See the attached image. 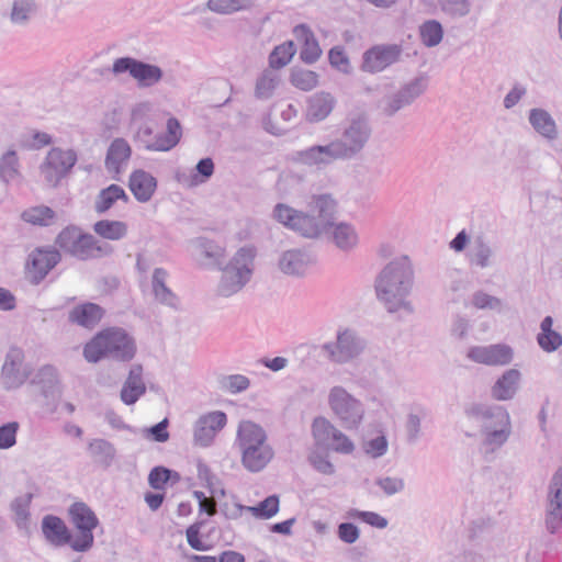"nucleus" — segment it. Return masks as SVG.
I'll return each mask as SVG.
<instances>
[{
  "mask_svg": "<svg viewBox=\"0 0 562 562\" xmlns=\"http://www.w3.org/2000/svg\"><path fill=\"white\" fill-rule=\"evenodd\" d=\"M137 351L135 339L126 330L110 327L94 335L83 347V357L90 363L103 359L130 362Z\"/></svg>",
  "mask_w": 562,
  "mask_h": 562,
  "instance_id": "f257e3e1",
  "label": "nucleus"
},
{
  "mask_svg": "<svg viewBox=\"0 0 562 562\" xmlns=\"http://www.w3.org/2000/svg\"><path fill=\"white\" fill-rule=\"evenodd\" d=\"M463 412L468 418L483 422L481 434L485 447L494 451L507 442L512 434V422L506 407L474 402L465 405Z\"/></svg>",
  "mask_w": 562,
  "mask_h": 562,
  "instance_id": "f03ea898",
  "label": "nucleus"
},
{
  "mask_svg": "<svg viewBox=\"0 0 562 562\" xmlns=\"http://www.w3.org/2000/svg\"><path fill=\"white\" fill-rule=\"evenodd\" d=\"M237 442L241 451L243 465L250 472L261 471L273 457V450L267 443L265 429L254 422L244 420L239 424Z\"/></svg>",
  "mask_w": 562,
  "mask_h": 562,
  "instance_id": "7ed1b4c3",
  "label": "nucleus"
},
{
  "mask_svg": "<svg viewBox=\"0 0 562 562\" xmlns=\"http://www.w3.org/2000/svg\"><path fill=\"white\" fill-rule=\"evenodd\" d=\"M414 284V268L407 255L389 261V314L402 311L406 315L414 313L407 300Z\"/></svg>",
  "mask_w": 562,
  "mask_h": 562,
  "instance_id": "20e7f679",
  "label": "nucleus"
},
{
  "mask_svg": "<svg viewBox=\"0 0 562 562\" xmlns=\"http://www.w3.org/2000/svg\"><path fill=\"white\" fill-rule=\"evenodd\" d=\"M257 248L252 245L240 247L229 262L222 268L223 274L217 292L223 297H229L239 292L251 279L255 270Z\"/></svg>",
  "mask_w": 562,
  "mask_h": 562,
  "instance_id": "39448f33",
  "label": "nucleus"
},
{
  "mask_svg": "<svg viewBox=\"0 0 562 562\" xmlns=\"http://www.w3.org/2000/svg\"><path fill=\"white\" fill-rule=\"evenodd\" d=\"M55 244L65 254L81 261L100 258L112 252L110 245H101L93 235L83 233L75 225L61 229Z\"/></svg>",
  "mask_w": 562,
  "mask_h": 562,
  "instance_id": "423d86ee",
  "label": "nucleus"
},
{
  "mask_svg": "<svg viewBox=\"0 0 562 562\" xmlns=\"http://www.w3.org/2000/svg\"><path fill=\"white\" fill-rule=\"evenodd\" d=\"M367 348V340L353 328H339L336 341L322 345L327 359L337 364H346L360 357Z\"/></svg>",
  "mask_w": 562,
  "mask_h": 562,
  "instance_id": "0eeeda50",
  "label": "nucleus"
},
{
  "mask_svg": "<svg viewBox=\"0 0 562 562\" xmlns=\"http://www.w3.org/2000/svg\"><path fill=\"white\" fill-rule=\"evenodd\" d=\"M273 218L306 238H316L325 231L324 222L317 220L315 215L297 211L283 203L274 206Z\"/></svg>",
  "mask_w": 562,
  "mask_h": 562,
  "instance_id": "6e6552de",
  "label": "nucleus"
},
{
  "mask_svg": "<svg viewBox=\"0 0 562 562\" xmlns=\"http://www.w3.org/2000/svg\"><path fill=\"white\" fill-rule=\"evenodd\" d=\"M68 516L79 531V536L75 538L71 549L76 552H87L93 546V530L99 525V518L85 502L71 504L68 508Z\"/></svg>",
  "mask_w": 562,
  "mask_h": 562,
  "instance_id": "1a4fd4ad",
  "label": "nucleus"
},
{
  "mask_svg": "<svg viewBox=\"0 0 562 562\" xmlns=\"http://www.w3.org/2000/svg\"><path fill=\"white\" fill-rule=\"evenodd\" d=\"M77 160L78 155L75 149L52 147L40 165V172L49 187L56 188L70 173Z\"/></svg>",
  "mask_w": 562,
  "mask_h": 562,
  "instance_id": "9d476101",
  "label": "nucleus"
},
{
  "mask_svg": "<svg viewBox=\"0 0 562 562\" xmlns=\"http://www.w3.org/2000/svg\"><path fill=\"white\" fill-rule=\"evenodd\" d=\"M61 261L60 251L54 246L35 247L29 255L24 266L26 280L32 285H40L49 272Z\"/></svg>",
  "mask_w": 562,
  "mask_h": 562,
  "instance_id": "9b49d317",
  "label": "nucleus"
},
{
  "mask_svg": "<svg viewBox=\"0 0 562 562\" xmlns=\"http://www.w3.org/2000/svg\"><path fill=\"white\" fill-rule=\"evenodd\" d=\"M328 403L342 427L355 429L360 425L364 414L363 405L342 386H334L330 390Z\"/></svg>",
  "mask_w": 562,
  "mask_h": 562,
  "instance_id": "f8f14e48",
  "label": "nucleus"
},
{
  "mask_svg": "<svg viewBox=\"0 0 562 562\" xmlns=\"http://www.w3.org/2000/svg\"><path fill=\"white\" fill-rule=\"evenodd\" d=\"M371 127L364 116H357L350 120L344 128L341 137L336 138L346 160L357 157L370 139Z\"/></svg>",
  "mask_w": 562,
  "mask_h": 562,
  "instance_id": "ddd939ff",
  "label": "nucleus"
},
{
  "mask_svg": "<svg viewBox=\"0 0 562 562\" xmlns=\"http://www.w3.org/2000/svg\"><path fill=\"white\" fill-rule=\"evenodd\" d=\"M112 72L114 75L127 72L137 80L139 87H153L164 76L162 69L159 66L128 56L116 58L112 66Z\"/></svg>",
  "mask_w": 562,
  "mask_h": 562,
  "instance_id": "4468645a",
  "label": "nucleus"
},
{
  "mask_svg": "<svg viewBox=\"0 0 562 562\" xmlns=\"http://www.w3.org/2000/svg\"><path fill=\"white\" fill-rule=\"evenodd\" d=\"M31 384L38 387L41 395L46 400V404H52L50 413L56 412L58 400L61 396V381L58 370L52 364H45L37 369L31 379Z\"/></svg>",
  "mask_w": 562,
  "mask_h": 562,
  "instance_id": "2eb2a0df",
  "label": "nucleus"
},
{
  "mask_svg": "<svg viewBox=\"0 0 562 562\" xmlns=\"http://www.w3.org/2000/svg\"><path fill=\"white\" fill-rule=\"evenodd\" d=\"M295 160L318 169L326 167L337 160H346L337 140H331L326 145H313L308 148L297 150Z\"/></svg>",
  "mask_w": 562,
  "mask_h": 562,
  "instance_id": "dca6fc26",
  "label": "nucleus"
},
{
  "mask_svg": "<svg viewBox=\"0 0 562 562\" xmlns=\"http://www.w3.org/2000/svg\"><path fill=\"white\" fill-rule=\"evenodd\" d=\"M24 352L19 347H11L1 369L3 387L8 391L21 387L29 379V372L23 370Z\"/></svg>",
  "mask_w": 562,
  "mask_h": 562,
  "instance_id": "f3484780",
  "label": "nucleus"
},
{
  "mask_svg": "<svg viewBox=\"0 0 562 562\" xmlns=\"http://www.w3.org/2000/svg\"><path fill=\"white\" fill-rule=\"evenodd\" d=\"M429 85V77L422 72L411 81L401 87L389 100V116H393L401 109L411 105L415 100L423 95Z\"/></svg>",
  "mask_w": 562,
  "mask_h": 562,
  "instance_id": "a211bd4d",
  "label": "nucleus"
},
{
  "mask_svg": "<svg viewBox=\"0 0 562 562\" xmlns=\"http://www.w3.org/2000/svg\"><path fill=\"white\" fill-rule=\"evenodd\" d=\"M467 357L473 362L486 366H505L513 361V348L506 344L490 346H473L469 348Z\"/></svg>",
  "mask_w": 562,
  "mask_h": 562,
  "instance_id": "6ab92c4d",
  "label": "nucleus"
},
{
  "mask_svg": "<svg viewBox=\"0 0 562 562\" xmlns=\"http://www.w3.org/2000/svg\"><path fill=\"white\" fill-rule=\"evenodd\" d=\"M227 423V416L222 411H214L202 415L194 425V442L201 447H209L217 431Z\"/></svg>",
  "mask_w": 562,
  "mask_h": 562,
  "instance_id": "aec40b11",
  "label": "nucleus"
},
{
  "mask_svg": "<svg viewBox=\"0 0 562 562\" xmlns=\"http://www.w3.org/2000/svg\"><path fill=\"white\" fill-rule=\"evenodd\" d=\"M42 532L48 543L65 547L74 543L75 538L65 521L55 515H46L42 519Z\"/></svg>",
  "mask_w": 562,
  "mask_h": 562,
  "instance_id": "412c9836",
  "label": "nucleus"
},
{
  "mask_svg": "<svg viewBox=\"0 0 562 562\" xmlns=\"http://www.w3.org/2000/svg\"><path fill=\"white\" fill-rule=\"evenodd\" d=\"M292 33L301 45V60L307 65L316 63L322 55V48L312 29L307 24L301 23L293 27Z\"/></svg>",
  "mask_w": 562,
  "mask_h": 562,
  "instance_id": "4be33fe9",
  "label": "nucleus"
},
{
  "mask_svg": "<svg viewBox=\"0 0 562 562\" xmlns=\"http://www.w3.org/2000/svg\"><path fill=\"white\" fill-rule=\"evenodd\" d=\"M169 273L165 268H155L151 276V293L155 301L175 311L180 308L179 296L167 285Z\"/></svg>",
  "mask_w": 562,
  "mask_h": 562,
  "instance_id": "5701e85b",
  "label": "nucleus"
},
{
  "mask_svg": "<svg viewBox=\"0 0 562 562\" xmlns=\"http://www.w3.org/2000/svg\"><path fill=\"white\" fill-rule=\"evenodd\" d=\"M143 372V366L139 363L131 367L120 392V398L125 405H134L146 393Z\"/></svg>",
  "mask_w": 562,
  "mask_h": 562,
  "instance_id": "b1692460",
  "label": "nucleus"
},
{
  "mask_svg": "<svg viewBox=\"0 0 562 562\" xmlns=\"http://www.w3.org/2000/svg\"><path fill=\"white\" fill-rule=\"evenodd\" d=\"M104 316L99 304L86 302L76 305L68 313V322L86 329H93Z\"/></svg>",
  "mask_w": 562,
  "mask_h": 562,
  "instance_id": "393cba45",
  "label": "nucleus"
},
{
  "mask_svg": "<svg viewBox=\"0 0 562 562\" xmlns=\"http://www.w3.org/2000/svg\"><path fill=\"white\" fill-rule=\"evenodd\" d=\"M132 156V147L125 138H114L105 155V169L111 173H121Z\"/></svg>",
  "mask_w": 562,
  "mask_h": 562,
  "instance_id": "a878e982",
  "label": "nucleus"
},
{
  "mask_svg": "<svg viewBox=\"0 0 562 562\" xmlns=\"http://www.w3.org/2000/svg\"><path fill=\"white\" fill-rule=\"evenodd\" d=\"M311 263L312 259L307 251L289 249L280 255L278 267L284 274L300 277L305 273Z\"/></svg>",
  "mask_w": 562,
  "mask_h": 562,
  "instance_id": "bb28decb",
  "label": "nucleus"
},
{
  "mask_svg": "<svg viewBox=\"0 0 562 562\" xmlns=\"http://www.w3.org/2000/svg\"><path fill=\"white\" fill-rule=\"evenodd\" d=\"M215 170L214 161L211 157L202 158L195 167L189 172H176V179L186 188H196L206 183L213 176Z\"/></svg>",
  "mask_w": 562,
  "mask_h": 562,
  "instance_id": "cd10ccee",
  "label": "nucleus"
},
{
  "mask_svg": "<svg viewBox=\"0 0 562 562\" xmlns=\"http://www.w3.org/2000/svg\"><path fill=\"white\" fill-rule=\"evenodd\" d=\"M336 104L335 98L325 91L314 93L307 99L305 119L310 123H318L324 121L334 110Z\"/></svg>",
  "mask_w": 562,
  "mask_h": 562,
  "instance_id": "c85d7f7f",
  "label": "nucleus"
},
{
  "mask_svg": "<svg viewBox=\"0 0 562 562\" xmlns=\"http://www.w3.org/2000/svg\"><path fill=\"white\" fill-rule=\"evenodd\" d=\"M182 137V127L179 120L171 116L167 120L166 132L156 134L153 143L147 145L149 151H169L175 148Z\"/></svg>",
  "mask_w": 562,
  "mask_h": 562,
  "instance_id": "c756f323",
  "label": "nucleus"
},
{
  "mask_svg": "<svg viewBox=\"0 0 562 562\" xmlns=\"http://www.w3.org/2000/svg\"><path fill=\"white\" fill-rule=\"evenodd\" d=\"M128 187L138 202L145 203L151 199L157 188V179L149 172L137 169L130 176Z\"/></svg>",
  "mask_w": 562,
  "mask_h": 562,
  "instance_id": "7c9ffc66",
  "label": "nucleus"
},
{
  "mask_svg": "<svg viewBox=\"0 0 562 562\" xmlns=\"http://www.w3.org/2000/svg\"><path fill=\"white\" fill-rule=\"evenodd\" d=\"M521 379V373L517 369L506 370L494 383L491 389V395L496 401H509L514 398Z\"/></svg>",
  "mask_w": 562,
  "mask_h": 562,
  "instance_id": "2f4dec72",
  "label": "nucleus"
},
{
  "mask_svg": "<svg viewBox=\"0 0 562 562\" xmlns=\"http://www.w3.org/2000/svg\"><path fill=\"white\" fill-rule=\"evenodd\" d=\"M279 505V496L273 494L259 502L256 506H244L240 504H235L234 510L226 515L228 518L236 519L241 515L244 510H247L250 512L256 518L270 519L278 514Z\"/></svg>",
  "mask_w": 562,
  "mask_h": 562,
  "instance_id": "473e14b6",
  "label": "nucleus"
},
{
  "mask_svg": "<svg viewBox=\"0 0 562 562\" xmlns=\"http://www.w3.org/2000/svg\"><path fill=\"white\" fill-rule=\"evenodd\" d=\"M529 123L542 137L549 140L558 137L555 121L547 110L540 108L531 109L529 111Z\"/></svg>",
  "mask_w": 562,
  "mask_h": 562,
  "instance_id": "72a5a7b5",
  "label": "nucleus"
},
{
  "mask_svg": "<svg viewBox=\"0 0 562 562\" xmlns=\"http://www.w3.org/2000/svg\"><path fill=\"white\" fill-rule=\"evenodd\" d=\"M331 226V239L337 248L342 251H350L357 247L359 236L355 226L345 222L333 224Z\"/></svg>",
  "mask_w": 562,
  "mask_h": 562,
  "instance_id": "f704fd0d",
  "label": "nucleus"
},
{
  "mask_svg": "<svg viewBox=\"0 0 562 562\" xmlns=\"http://www.w3.org/2000/svg\"><path fill=\"white\" fill-rule=\"evenodd\" d=\"M119 200L127 203L130 198L121 186L112 183L99 192L94 202V210L98 214H104Z\"/></svg>",
  "mask_w": 562,
  "mask_h": 562,
  "instance_id": "c9c22d12",
  "label": "nucleus"
},
{
  "mask_svg": "<svg viewBox=\"0 0 562 562\" xmlns=\"http://www.w3.org/2000/svg\"><path fill=\"white\" fill-rule=\"evenodd\" d=\"M361 70L375 74L386 68V44H380L367 49L362 55Z\"/></svg>",
  "mask_w": 562,
  "mask_h": 562,
  "instance_id": "e433bc0d",
  "label": "nucleus"
},
{
  "mask_svg": "<svg viewBox=\"0 0 562 562\" xmlns=\"http://www.w3.org/2000/svg\"><path fill=\"white\" fill-rule=\"evenodd\" d=\"M88 451L91 457L103 468H109L116 456L114 445L102 438H94L88 443Z\"/></svg>",
  "mask_w": 562,
  "mask_h": 562,
  "instance_id": "4c0bfd02",
  "label": "nucleus"
},
{
  "mask_svg": "<svg viewBox=\"0 0 562 562\" xmlns=\"http://www.w3.org/2000/svg\"><path fill=\"white\" fill-rule=\"evenodd\" d=\"M280 83V76L271 68L265 69L256 80L254 95L257 100H269L278 85Z\"/></svg>",
  "mask_w": 562,
  "mask_h": 562,
  "instance_id": "58836bf2",
  "label": "nucleus"
},
{
  "mask_svg": "<svg viewBox=\"0 0 562 562\" xmlns=\"http://www.w3.org/2000/svg\"><path fill=\"white\" fill-rule=\"evenodd\" d=\"M21 176L20 159L14 149H9L0 157V180L9 184Z\"/></svg>",
  "mask_w": 562,
  "mask_h": 562,
  "instance_id": "ea45409f",
  "label": "nucleus"
},
{
  "mask_svg": "<svg viewBox=\"0 0 562 562\" xmlns=\"http://www.w3.org/2000/svg\"><path fill=\"white\" fill-rule=\"evenodd\" d=\"M97 235L109 240H120L127 234V225L121 221L101 220L94 223Z\"/></svg>",
  "mask_w": 562,
  "mask_h": 562,
  "instance_id": "a19ab883",
  "label": "nucleus"
},
{
  "mask_svg": "<svg viewBox=\"0 0 562 562\" xmlns=\"http://www.w3.org/2000/svg\"><path fill=\"white\" fill-rule=\"evenodd\" d=\"M56 213L53 209L46 205H37L24 210L21 218L32 225L49 226L55 220Z\"/></svg>",
  "mask_w": 562,
  "mask_h": 562,
  "instance_id": "79ce46f5",
  "label": "nucleus"
},
{
  "mask_svg": "<svg viewBox=\"0 0 562 562\" xmlns=\"http://www.w3.org/2000/svg\"><path fill=\"white\" fill-rule=\"evenodd\" d=\"M296 47L293 41H285L280 45H277L269 55V68L277 70L286 66L294 54Z\"/></svg>",
  "mask_w": 562,
  "mask_h": 562,
  "instance_id": "37998d69",
  "label": "nucleus"
},
{
  "mask_svg": "<svg viewBox=\"0 0 562 562\" xmlns=\"http://www.w3.org/2000/svg\"><path fill=\"white\" fill-rule=\"evenodd\" d=\"M443 35V26L438 20H427L419 26L422 43L428 48L439 45Z\"/></svg>",
  "mask_w": 562,
  "mask_h": 562,
  "instance_id": "c03bdc74",
  "label": "nucleus"
},
{
  "mask_svg": "<svg viewBox=\"0 0 562 562\" xmlns=\"http://www.w3.org/2000/svg\"><path fill=\"white\" fill-rule=\"evenodd\" d=\"M336 427L325 417H316L312 424V434L317 447L326 449L335 436Z\"/></svg>",
  "mask_w": 562,
  "mask_h": 562,
  "instance_id": "a18cd8bd",
  "label": "nucleus"
},
{
  "mask_svg": "<svg viewBox=\"0 0 562 562\" xmlns=\"http://www.w3.org/2000/svg\"><path fill=\"white\" fill-rule=\"evenodd\" d=\"M467 256L470 265H474L480 268H486L487 266H490V257L492 256V249L485 243L484 237L477 236L474 239L473 246Z\"/></svg>",
  "mask_w": 562,
  "mask_h": 562,
  "instance_id": "49530a36",
  "label": "nucleus"
},
{
  "mask_svg": "<svg viewBox=\"0 0 562 562\" xmlns=\"http://www.w3.org/2000/svg\"><path fill=\"white\" fill-rule=\"evenodd\" d=\"M336 210V202L329 194H321L314 198V211L316 218L324 222V229L333 225L331 221Z\"/></svg>",
  "mask_w": 562,
  "mask_h": 562,
  "instance_id": "de8ad7c7",
  "label": "nucleus"
},
{
  "mask_svg": "<svg viewBox=\"0 0 562 562\" xmlns=\"http://www.w3.org/2000/svg\"><path fill=\"white\" fill-rule=\"evenodd\" d=\"M252 5L251 0H209L207 8L218 14H232L237 11L248 10Z\"/></svg>",
  "mask_w": 562,
  "mask_h": 562,
  "instance_id": "09e8293b",
  "label": "nucleus"
},
{
  "mask_svg": "<svg viewBox=\"0 0 562 562\" xmlns=\"http://www.w3.org/2000/svg\"><path fill=\"white\" fill-rule=\"evenodd\" d=\"M290 82L302 91H311L318 85V75L308 69H293L290 75Z\"/></svg>",
  "mask_w": 562,
  "mask_h": 562,
  "instance_id": "8fccbe9b",
  "label": "nucleus"
},
{
  "mask_svg": "<svg viewBox=\"0 0 562 562\" xmlns=\"http://www.w3.org/2000/svg\"><path fill=\"white\" fill-rule=\"evenodd\" d=\"M37 5L34 0H14L10 19L14 24H24L35 14Z\"/></svg>",
  "mask_w": 562,
  "mask_h": 562,
  "instance_id": "3c124183",
  "label": "nucleus"
},
{
  "mask_svg": "<svg viewBox=\"0 0 562 562\" xmlns=\"http://www.w3.org/2000/svg\"><path fill=\"white\" fill-rule=\"evenodd\" d=\"M171 479L178 482L180 479L179 473L162 465H158L153 468L149 472L148 483L154 490H164Z\"/></svg>",
  "mask_w": 562,
  "mask_h": 562,
  "instance_id": "603ef678",
  "label": "nucleus"
},
{
  "mask_svg": "<svg viewBox=\"0 0 562 562\" xmlns=\"http://www.w3.org/2000/svg\"><path fill=\"white\" fill-rule=\"evenodd\" d=\"M549 507L562 510V465L553 473L548 486Z\"/></svg>",
  "mask_w": 562,
  "mask_h": 562,
  "instance_id": "864d4df0",
  "label": "nucleus"
},
{
  "mask_svg": "<svg viewBox=\"0 0 562 562\" xmlns=\"http://www.w3.org/2000/svg\"><path fill=\"white\" fill-rule=\"evenodd\" d=\"M31 495L16 497L11 503V510L14 513V521L19 529H26L30 520Z\"/></svg>",
  "mask_w": 562,
  "mask_h": 562,
  "instance_id": "5fc2aeb1",
  "label": "nucleus"
},
{
  "mask_svg": "<svg viewBox=\"0 0 562 562\" xmlns=\"http://www.w3.org/2000/svg\"><path fill=\"white\" fill-rule=\"evenodd\" d=\"M345 517L347 519L360 520L371 527L383 529L386 527V518L374 512L359 510L357 508H350L346 512Z\"/></svg>",
  "mask_w": 562,
  "mask_h": 562,
  "instance_id": "6e6d98bb",
  "label": "nucleus"
},
{
  "mask_svg": "<svg viewBox=\"0 0 562 562\" xmlns=\"http://www.w3.org/2000/svg\"><path fill=\"white\" fill-rule=\"evenodd\" d=\"M196 246L201 252L213 262L220 265L225 254V247L206 237L196 238Z\"/></svg>",
  "mask_w": 562,
  "mask_h": 562,
  "instance_id": "4d7b16f0",
  "label": "nucleus"
},
{
  "mask_svg": "<svg viewBox=\"0 0 562 562\" xmlns=\"http://www.w3.org/2000/svg\"><path fill=\"white\" fill-rule=\"evenodd\" d=\"M472 305L477 310H493L502 311L503 303L497 296L491 295L482 290L475 291L472 294Z\"/></svg>",
  "mask_w": 562,
  "mask_h": 562,
  "instance_id": "13d9d810",
  "label": "nucleus"
},
{
  "mask_svg": "<svg viewBox=\"0 0 562 562\" xmlns=\"http://www.w3.org/2000/svg\"><path fill=\"white\" fill-rule=\"evenodd\" d=\"M206 520H198L190 525L186 530L188 544L196 551H206L210 546L201 540V529L205 525Z\"/></svg>",
  "mask_w": 562,
  "mask_h": 562,
  "instance_id": "bf43d9fd",
  "label": "nucleus"
},
{
  "mask_svg": "<svg viewBox=\"0 0 562 562\" xmlns=\"http://www.w3.org/2000/svg\"><path fill=\"white\" fill-rule=\"evenodd\" d=\"M536 339L539 347L549 353L557 351L562 346V335L554 329L538 333Z\"/></svg>",
  "mask_w": 562,
  "mask_h": 562,
  "instance_id": "052dcab7",
  "label": "nucleus"
},
{
  "mask_svg": "<svg viewBox=\"0 0 562 562\" xmlns=\"http://www.w3.org/2000/svg\"><path fill=\"white\" fill-rule=\"evenodd\" d=\"M328 60L331 67L344 74L351 72V66L348 56L341 46H334L328 52Z\"/></svg>",
  "mask_w": 562,
  "mask_h": 562,
  "instance_id": "680f3d73",
  "label": "nucleus"
},
{
  "mask_svg": "<svg viewBox=\"0 0 562 562\" xmlns=\"http://www.w3.org/2000/svg\"><path fill=\"white\" fill-rule=\"evenodd\" d=\"M169 420L168 418H164L159 423L155 424L151 427L145 428L143 430V436L155 442H166L169 440L170 435L168 431Z\"/></svg>",
  "mask_w": 562,
  "mask_h": 562,
  "instance_id": "e2e57ef3",
  "label": "nucleus"
},
{
  "mask_svg": "<svg viewBox=\"0 0 562 562\" xmlns=\"http://www.w3.org/2000/svg\"><path fill=\"white\" fill-rule=\"evenodd\" d=\"M19 424L16 422H9L0 426V449H10L16 443V432Z\"/></svg>",
  "mask_w": 562,
  "mask_h": 562,
  "instance_id": "0e129e2a",
  "label": "nucleus"
},
{
  "mask_svg": "<svg viewBox=\"0 0 562 562\" xmlns=\"http://www.w3.org/2000/svg\"><path fill=\"white\" fill-rule=\"evenodd\" d=\"M441 8L451 16L462 18L469 14L471 2L469 0H446Z\"/></svg>",
  "mask_w": 562,
  "mask_h": 562,
  "instance_id": "69168bd1",
  "label": "nucleus"
},
{
  "mask_svg": "<svg viewBox=\"0 0 562 562\" xmlns=\"http://www.w3.org/2000/svg\"><path fill=\"white\" fill-rule=\"evenodd\" d=\"M326 449L347 454L353 451L355 446L345 434L336 428L335 436L330 439Z\"/></svg>",
  "mask_w": 562,
  "mask_h": 562,
  "instance_id": "338daca9",
  "label": "nucleus"
},
{
  "mask_svg": "<svg viewBox=\"0 0 562 562\" xmlns=\"http://www.w3.org/2000/svg\"><path fill=\"white\" fill-rule=\"evenodd\" d=\"M250 386V380L243 374H231L225 379V387L232 394L246 391Z\"/></svg>",
  "mask_w": 562,
  "mask_h": 562,
  "instance_id": "774afa93",
  "label": "nucleus"
}]
</instances>
